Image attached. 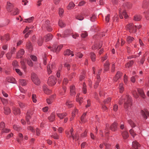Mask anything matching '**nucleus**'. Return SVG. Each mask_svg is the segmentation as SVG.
Wrapping results in <instances>:
<instances>
[{
	"label": "nucleus",
	"instance_id": "f257e3e1",
	"mask_svg": "<svg viewBox=\"0 0 149 149\" xmlns=\"http://www.w3.org/2000/svg\"><path fill=\"white\" fill-rule=\"evenodd\" d=\"M124 102V107L126 111H127L132 105V101L130 97L128 95H123L120 99L118 103L121 104Z\"/></svg>",
	"mask_w": 149,
	"mask_h": 149
},
{
	"label": "nucleus",
	"instance_id": "f03ea898",
	"mask_svg": "<svg viewBox=\"0 0 149 149\" xmlns=\"http://www.w3.org/2000/svg\"><path fill=\"white\" fill-rule=\"evenodd\" d=\"M34 112L31 110H28L26 113V119L27 124L29 125L34 121V116H33Z\"/></svg>",
	"mask_w": 149,
	"mask_h": 149
},
{
	"label": "nucleus",
	"instance_id": "7ed1b4c3",
	"mask_svg": "<svg viewBox=\"0 0 149 149\" xmlns=\"http://www.w3.org/2000/svg\"><path fill=\"white\" fill-rule=\"evenodd\" d=\"M126 28V29L128 30L131 33H135L136 32V26L132 23H129L127 25Z\"/></svg>",
	"mask_w": 149,
	"mask_h": 149
},
{
	"label": "nucleus",
	"instance_id": "20e7f679",
	"mask_svg": "<svg viewBox=\"0 0 149 149\" xmlns=\"http://www.w3.org/2000/svg\"><path fill=\"white\" fill-rule=\"evenodd\" d=\"M143 7L144 9L143 13L145 17L147 19H148L147 17L149 16V2L144 3Z\"/></svg>",
	"mask_w": 149,
	"mask_h": 149
},
{
	"label": "nucleus",
	"instance_id": "39448f33",
	"mask_svg": "<svg viewBox=\"0 0 149 149\" xmlns=\"http://www.w3.org/2000/svg\"><path fill=\"white\" fill-rule=\"evenodd\" d=\"M56 82V80L54 77L51 76L48 78L47 83L49 86H52L55 85Z\"/></svg>",
	"mask_w": 149,
	"mask_h": 149
},
{
	"label": "nucleus",
	"instance_id": "423d86ee",
	"mask_svg": "<svg viewBox=\"0 0 149 149\" xmlns=\"http://www.w3.org/2000/svg\"><path fill=\"white\" fill-rule=\"evenodd\" d=\"M31 78L33 81L36 85H38L40 84V82L39 79L36 74L34 73L32 74Z\"/></svg>",
	"mask_w": 149,
	"mask_h": 149
},
{
	"label": "nucleus",
	"instance_id": "0eeeda50",
	"mask_svg": "<svg viewBox=\"0 0 149 149\" xmlns=\"http://www.w3.org/2000/svg\"><path fill=\"white\" fill-rule=\"evenodd\" d=\"M42 27L45 28L46 30L49 32L51 31L52 30V29L50 26L49 21L48 20L45 21V23L42 25Z\"/></svg>",
	"mask_w": 149,
	"mask_h": 149
},
{
	"label": "nucleus",
	"instance_id": "6e6552de",
	"mask_svg": "<svg viewBox=\"0 0 149 149\" xmlns=\"http://www.w3.org/2000/svg\"><path fill=\"white\" fill-rule=\"evenodd\" d=\"M73 129L72 128H71L70 130V132L66 133L68 134V136L71 137L73 140L77 141L79 139V136L78 135H76L75 136L73 134Z\"/></svg>",
	"mask_w": 149,
	"mask_h": 149
},
{
	"label": "nucleus",
	"instance_id": "1a4fd4ad",
	"mask_svg": "<svg viewBox=\"0 0 149 149\" xmlns=\"http://www.w3.org/2000/svg\"><path fill=\"white\" fill-rule=\"evenodd\" d=\"M56 65L54 63L52 64V65H49L47 66V71L48 74H51L52 71V70L55 69V68Z\"/></svg>",
	"mask_w": 149,
	"mask_h": 149
},
{
	"label": "nucleus",
	"instance_id": "9d476101",
	"mask_svg": "<svg viewBox=\"0 0 149 149\" xmlns=\"http://www.w3.org/2000/svg\"><path fill=\"white\" fill-rule=\"evenodd\" d=\"M122 73L120 71H118L115 76L113 78V81L115 82H116L120 78L122 77Z\"/></svg>",
	"mask_w": 149,
	"mask_h": 149
},
{
	"label": "nucleus",
	"instance_id": "9b49d317",
	"mask_svg": "<svg viewBox=\"0 0 149 149\" xmlns=\"http://www.w3.org/2000/svg\"><path fill=\"white\" fill-rule=\"evenodd\" d=\"M63 45H59L56 48L54 46L52 47L51 50L53 52H55L56 53H58L60 51L61 49L62 48Z\"/></svg>",
	"mask_w": 149,
	"mask_h": 149
},
{
	"label": "nucleus",
	"instance_id": "f8f14e48",
	"mask_svg": "<svg viewBox=\"0 0 149 149\" xmlns=\"http://www.w3.org/2000/svg\"><path fill=\"white\" fill-rule=\"evenodd\" d=\"M53 38L52 35L50 33L47 34L44 36L43 39L45 42H48L51 40Z\"/></svg>",
	"mask_w": 149,
	"mask_h": 149
},
{
	"label": "nucleus",
	"instance_id": "ddd939ff",
	"mask_svg": "<svg viewBox=\"0 0 149 149\" xmlns=\"http://www.w3.org/2000/svg\"><path fill=\"white\" fill-rule=\"evenodd\" d=\"M13 4L10 2H7L6 9L8 12H11V10H12L13 7Z\"/></svg>",
	"mask_w": 149,
	"mask_h": 149
},
{
	"label": "nucleus",
	"instance_id": "4468645a",
	"mask_svg": "<svg viewBox=\"0 0 149 149\" xmlns=\"http://www.w3.org/2000/svg\"><path fill=\"white\" fill-rule=\"evenodd\" d=\"M24 51L23 49H20L17 52L16 55V58H21L24 54Z\"/></svg>",
	"mask_w": 149,
	"mask_h": 149
},
{
	"label": "nucleus",
	"instance_id": "2eb2a0df",
	"mask_svg": "<svg viewBox=\"0 0 149 149\" xmlns=\"http://www.w3.org/2000/svg\"><path fill=\"white\" fill-rule=\"evenodd\" d=\"M119 10V13L120 14V19H123V16L126 19L128 17V15L127 14L125 10H124L122 13L120 11V9Z\"/></svg>",
	"mask_w": 149,
	"mask_h": 149
},
{
	"label": "nucleus",
	"instance_id": "dca6fc26",
	"mask_svg": "<svg viewBox=\"0 0 149 149\" xmlns=\"http://www.w3.org/2000/svg\"><path fill=\"white\" fill-rule=\"evenodd\" d=\"M139 147L140 144L137 141H133L132 143V148L131 149H139Z\"/></svg>",
	"mask_w": 149,
	"mask_h": 149
},
{
	"label": "nucleus",
	"instance_id": "f3484780",
	"mask_svg": "<svg viewBox=\"0 0 149 149\" xmlns=\"http://www.w3.org/2000/svg\"><path fill=\"white\" fill-rule=\"evenodd\" d=\"M141 113L143 118L145 119H146L149 116V113L146 110H145V111L141 110Z\"/></svg>",
	"mask_w": 149,
	"mask_h": 149
},
{
	"label": "nucleus",
	"instance_id": "a211bd4d",
	"mask_svg": "<svg viewBox=\"0 0 149 149\" xmlns=\"http://www.w3.org/2000/svg\"><path fill=\"white\" fill-rule=\"evenodd\" d=\"M117 123L114 122L110 126V129L113 131H116L117 130Z\"/></svg>",
	"mask_w": 149,
	"mask_h": 149
},
{
	"label": "nucleus",
	"instance_id": "6ab92c4d",
	"mask_svg": "<svg viewBox=\"0 0 149 149\" xmlns=\"http://www.w3.org/2000/svg\"><path fill=\"white\" fill-rule=\"evenodd\" d=\"M55 115L54 112L52 113L50 116H49L48 118V120L50 122H53L55 120Z\"/></svg>",
	"mask_w": 149,
	"mask_h": 149
},
{
	"label": "nucleus",
	"instance_id": "aec40b11",
	"mask_svg": "<svg viewBox=\"0 0 149 149\" xmlns=\"http://www.w3.org/2000/svg\"><path fill=\"white\" fill-rule=\"evenodd\" d=\"M6 81L8 82L15 83H16L15 79L12 77H8L6 78Z\"/></svg>",
	"mask_w": 149,
	"mask_h": 149
},
{
	"label": "nucleus",
	"instance_id": "412c9836",
	"mask_svg": "<svg viewBox=\"0 0 149 149\" xmlns=\"http://www.w3.org/2000/svg\"><path fill=\"white\" fill-rule=\"evenodd\" d=\"M102 42H100L98 46V44L96 43H95L94 45L92 47V49L93 50H95L98 48H100L102 46Z\"/></svg>",
	"mask_w": 149,
	"mask_h": 149
},
{
	"label": "nucleus",
	"instance_id": "4be33fe9",
	"mask_svg": "<svg viewBox=\"0 0 149 149\" xmlns=\"http://www.w3.org/2000/svg\"><path fill=\"white\" fill-rule=\"evenodd\" d=\"M109 63L108 60H107L104 65V70L107 71L109 69Z\"/></svg>",
	"mask_w": 149,
	"mask_h": 149
},
{
	"label": "nucleus",
	"instance_id": "5701e85b",
	"mask_svg": "<svg viewBox=\"0 0 149 149\" xmlns=\"http://www.w3.org/2000/svg\"><path fill=\"white\" fill-rule=\"evenodd\" d=\"M100 81V76L97 75V78L96 79L95 83L94 85L95 88H97L98 86L99 83Z\"/></svg>",
	"mask_w": 149,
	"mask_h": 149
},
{
	"label": "nucleus",
	"instance_id": "b1692460",
	"mask_svg": "<svg viewBox=\"0 0 149 149\" xmlns=\"http://www.w3.org/2000/svg\"><path fill=\"white\" fill-rule=\"evenodd\" d=\"M13 112L15 115H19L20 113V109L15 107H13Z\"/></svg>",
	"mask_w": 149,
	"mask_h": 149
},
{
	"label": "nucleus",
	"instance_id": "393cba45",
	"mask_svg": "<svg viewBox=\"0 0 149 149\" xmlns=\"http://www.w3.org/2000/svg\"><path fill=\"white\" fill-rule=\"evenodd\" d=\"M137 91L139 94L143 98H145L146 97V95L144 93L142 89L140 88H138L137 89Z\"/></svg>",
	"mask_w": 149,
	"mask_h": 149
},
{
	"label": "nucleus",
	"instance_id": "a878e982",
	"mask_svg": "<svg viewBox=\"0 0 149 149\" xmlns=\"http://www.w3.org/2000/svg\"><path fill=\"white\" fill-rule=\"evenodd\" d=\"M70 88L71 95H74L76 93L75 86L73 85H72L70 86Z\"/></svg>",
	"mask_w": 149,
	"mask_h": 149
},
{
	"label": "nucleus",
	"instance_id": "bb28decb",
	"mask_svg": "<svg viewBox=\"0 0 149 149\" xmlns=\"http://www.w3.org/2000/svg\"><path fill=\"white\" fill-rule=\"evenodd\" d=\"M11 14L13 15L18 14L19 13V10L17 8H15L11 10Z\"/></svg>",
	"mask_w": 149,
	"mask_h": 149
},
{
	"label": "nucleus",
	"instance_id": "cd10ccee",
	"mask_svg": "<svg viewBox=\"0 0 149 149\" xmlns=\"http://www.w3.org/2000/svg\"><path fill=\"white\" fill-rule=\"evenodd\" d=\"M43 88L44 92L46 94H49L51 93V91L48 89L46 86L44 85Z\"/></svg>",
	"mask_w": 149,
	"mask_h": 149
},
{
	"label": "nucleus",
	"instance_id": "c85d7f7f",
	"mask_svg": "<svg viewBox=\"0 0 149 149\" xmlns=\"http://www.w3.org/2000/svg\"><path fill=\"white\" fill-rule=\"evenodd\" d=\"M57 116L61 119H62L64 117L67 116V113H57L56 114Z\"/></svg>",
	"mask_w": 149,
	"mask_h": 149
},
{
	"label": "nucleus",
	"instance_id": "c756f323",
	"mask_svg": "<svg viewBox=\"0 0 149 149\" xmlns=\"http://www.w3.org/2000/svg\"><path fill=\"white\" fill-rule=\"evenodd\" d=\"M123 139H127L129 137V134L126 131H123L122 133Z\"/></svg>",
	"mask_w": 149,
	"mask_h": 149
},
{
	"label": "nucleus",
	"instance_id": "7c9ffc66",
	"mask_svg": "<svg viewBox=\"0 0 149 149\" xmlns=\"http://www.w3.org/2000/svg\"><path fill=\"white\" fill-rule=\"evenodd\" d=\"M90 54L91 61L93 62L95 61L96 60V56L95 53L93 52H91Z\"/></svg>",
	"mask_w": 149,
	"mask_h": 149
},
{
	"label": "nucleus",
	"instance_id": "2f4dec72",
	"mask_svg": "<svg viewBox=\"0 0 149 149\" xmlns=\"http://www.w3.org/2000/svg\"><path fill=\"white\" fill-rule=\"evenodd\" d=\"M134 40V38L132 37L128 36L127 37L126 41L129 44L131 43Z\"/></svg>",
	"mask_w": 149,
	"mask_h": 149
},
{
	"label": "nucleus",
	"instance_id": "473e14b6",
	"mask_svg": "<svg viewBox=\"0 0 149 149\" xmlns=\"http://www.w3.org/2000/svg\"><path fill=\"white\" fill-rule=\"evenodd\" d=\"M65 105L68 107V108H69L72 107L73 106V104L72 103V101H70L69 100H66Z\"/></svg>",
	"mask_w": 149,
	"mask_h": 149
},
{
	"label": "nucleus",
	"instance_id": "72a5a7b5",
	"mask_svg": "<svg viewBox=\"0 0 149 149\" xmlns=\"http://www.w3.org/2000/svg\"><path fill=\"white\" fill-rule=\"evenodd\" d=\"M118 89L120 93H122L124 91V87L123 86V83L119 84L118 86Z\"/></svg>",
	"mask_w": 149,
	"mask_h": 149
},
{
	"label": "nucleus",
	"instance_id": "f704fd0d",
	"mask_svg": "<svg viewBox=\"0 0 149 149\" xmlns=\"http://www.w3.org/2000/svg\"><path fill=\"white\" fill-rule=\"evenodd\" d=\"M4 113L6 115H8L11 112V110L10 108L8 107H4Z\"/></svg>",
	"mask_w": 149,
	"mask_h": 149
},
{
	"label": "nucleus",
	"instance_id": "c9c22d12",
	"mask_svg": "<svg viewBox=\"0 0 149 149\" xmlns=\"http://www.w3.org/2000/svg\"><path fill=\"white\" fill-rule=\"evenodd\" d=\"M18 103L19 105V107L21 109L26 108L27 107V105L26 104L18 101Z\"/></svg>",
	"mask_w": 149,
	"mask_h": 149
},
{
	"label": "nucleus",
	"instance_id": "e433bc0d",
	"mask_svg": "<svg viewBox=\"0 0 149 149\" xmlns=\"http://www.w3.org/2000/svg\"><path fill=\"white\" fill-rule=\"evenodd\" d=\"M66 87L65 86H63L62 89L60 91V95L62 96L65 95L66 92Z\"/></svg>",
	"mask_w": 149,
	"mask_h": 149
},
{
	"label": "nucleus",
	"instance_id": "4c0bfd02",
	"mask_svg": "<svg viewBox=\"0 0 149 149\" xmlns=\"http://www.w3.org/2000/svg\"><path fill=\"white\" fill-rule=\"evenodd\" d=\"M64 55H71V56H74V54H72V51L69 49H67L64 53Z\"/></svg>",
	"mask_w": 149,
	"mask_h": 149
},
{
	"label": "nucleus",
	"instance_id": "58836bf2",
	"mask_svg": "<svg viewBox=\"0 0 149 149\" xmlns=\"http://www.w3.org/2000/svg\"><path fill=\"white\" fill-rule=\"evenodd\" d=\"M86 115V113H84L83 114L81 117V120L83 123H84L86 121V120L85 119Z\"/></svg>",
	"mask_w": 149,
	"mask_h": 149
},
{
	"label": "nucleus",
	"instance_id": "ea45409f",
	"mask_svg": "<svg viewBox=\"0 0 149 149\" xmlns=\"http://www.w3.org/2000/svg\"><path fill=\"white\" fill-rule=\"evenodd\" d=\"M34 17H32L29 18L24 19L23 22L30 23L32 22L34 19Z\"/></svg>",
	"mask_w": 149,
	"mask_h": 149
},
{
	"label": "nucleus",
	"instance_id": "a19ab883",
	"mask_svg": "<svg viewBox=\"0 0 149 149\" xmlns=\"http://www.w3.org/2000/svg\"><path fill=\"white\" fill-rule=\"evenodd\" d=\"M19 84L22 86H25L27 84L26 81L23 79H21L19 80Z\"/></svg>",
	"mask_w": 149,
	"mask_h": 149
},
{
	"label": "nucleus",
	"instance_id": "79ce46f5",
	"mask_svg": "<svg viewBox=\"0 0 149 149\" xmlns=\"http://www.w3.org/2000/svg\"><path fill=\"white\" fill-rule=\"evenodd\" d=\"M26 47L29 51H31L32 50V46L30 42H28L26 44Z\"/></svg>",
	"mask_w": 149,
	"mask_h": 149
},
{
	"label": "nucleus",
	"instance_id": "37998d69",
	"mask_svg": "<svg viewBox=\"0 0 149 149\" xmlns=\"http://www.w3.org/2000/svg\"><path fill=\"white\" fill-rule=\"evenodd\" d=\"M74 6L75 5L73 2H70L67 6V8L70 10L72 9Z\"/></svg>",
	"mask_w": 149,
	"mask_h": 149
},
{
	"label": "nucleus",
	"instance_id": "c03bdc74",
	"mask_svg": "<svg viewBox=\"0 0 149 149\" xmlns=\"http://www.w3.org/2000/svg\"><path fill=\"white\" fill-rule=\"evenodd\" d=\"M128 123L132 127H134L136 126L135 124L131 119L127 121Z\"/></svg>",
	"mask_w": 149,
	"mask_h": 149
},
{
	"label": "nucleus",
	"instance_id": "a18cd8bd",
	"mask_svg": "<svg viewBox=\"0 0 149 149\" xmlns=\"http://www.w3.org/2000/svg\"><path fill=\"white\" fill-rule=\"evenodd\" d=\"M21 63L22 68L25 71L26 70V67L24 61L21 60Z\"/></svg>",
	"mask_w": 149,
	"mask_h": 149
},
{
	"label": "nucleus",
	"instance_id": "49530a36",
	"mask_svg": "<svg viewBox=\"0 0 149 149\" xmlns=\"http://www.w3.org/2000/svg\"><path fill=\"white\" fill-rule=\"evenodd\" d=\"M123 81L124 83L126 85L128 83V77L125 74L124 76Z\"/></svg>",
	"mask_w": 149,
	"mask_h": 149
},
{
	"label": "nucleus",
	"instance_id": "de8ad7c7",
	"mask_svg": "<svg viewBox=\"0 0 149 149\" xmlns=\"http://www.w3.org/2000/svg\"><path fill=\"white\" fill-rule=\"evenodd\" d=\"M12 65L13 66L14 68H18L19 66L18 62L16 60H14L13 61Z\"/></svg>",
	"mask_w": 149,
	"mask_h": 149
},
{
	"label": "nucleus",
	"instance_id": "09e8293b",
	"mask_svg": "<svg viewBox=\"0 0 149 149\" xmlns=\"http://www.w3.org/2000/svg\"><path fill=\"white\" fill-rule=\"evenodd\" d=\"M133 63L134 62L133 61H130L127 63L125 64V67L126 68H129L132 65Z\"/></svg>",
	"mask_w": 149,
	"mask_h": 149
},
{
	"label": "nucleus",
	"instance_id": "8fccbe9b",
	"mask_svg": "<svg viewBox=\"0 0 149 149\" xmlns=\"http://www.w3.org/2000/svg\"><path fill=\"white\" fill-rule=\"evenodd\" d=\"M141 17L140 15H136L134 17V20L135 21H139L141 20Z\"/></svg>",
	"mask_w": 149,
	"mask_h": 149
},
{
	"label": "nucleus",
	"instance_id": "3c124183",
	"mask_svg": "<svg viewBox=\"0 0 149 149\" xmlns=\"http://www.w3.org/2000/svg\"><path fill=\"white\" fill-rule=\"evenodd\" d=\"M58 13L60 17H62L64 13V10L61 8H60L58 10Z\"/></svg>",
	"mask_w": 149,
	"mask_h": 149
},
{
	"label": "nucleus",
	"instance_id": "603ef678",
	"mask_svg": "<svg viewBox=\"0 0 149 149\" xmlns=\"http://www.w3.org/2000/svg\"><path fill=\"white\" fill-rule=\"evenodd\" d=\"M59 26L61 27L65 26V24L61 20H59L58 22Z\"/></svg>",
	"mask_w": 149,
	"mask_h": 149
},
{
	"label": "nucleus",
	"instance_id": "864d4df0",
	"mask_svg": "<svg viewBox=\"0 0 149 149\" xmlns=\"http://www.w3.org/2000/svg\"><path fill=\"white\" fill-rule=\"evenodd\" d=\"M32 99L33 102L36 103L37 101L36 100V95L34 94H33L32 95Z\"/></svg>",
	"mask_w": 149,
	"mask_h": 149
},
{
	"label": "nucleus",
	"instance_id": "5fc2aeb1",
	"mask_svg": "<svg viewBox=\"0 0 149 149\" xmlns=\"http://www.w3.org/2000/svg\"><path fill=\"white\" fill-rule=\"evenodd\" d=\"M82 91L83 93L84 94H86L87 92L86 86L84 83L83 84Z\"/></svg>",
	"mask_w": 149,
	"mask_h": 149
},
{
	"label": "nucleus",
	"instance_id": "6e6d98bb",
	"mask_svg": "<svg viewBox=\"0 0 149 149\" xmlns=\"http://www.w3.org/2000/svg\"><path fill=\"white\" fill-rule=\"evenodd\" d=\"M13 53L11 52L8 53L6 54V57L8 59L10 60L11 59L12 55Z\"/></svg>",
	"mask_w": 149,
	"mask_h": 149
},
{
	"label": "nucleus",
	"instance_id": "4d7b16f0",
	"mask_svg": "<svg viewBox=\"0 0 149 149\" xmlns=\"http://www.w3.org/2000/svg\"><path fill=\"white\" fill-rule=\"evenodd\" d=\"M1 99L3 104H6L8 103V101L7 99L3 98H1Z\"/></svg>",
	"mask_w": 149,
	"mask_h": 149
},
{
	"label": "nucleus",
	"instance_id": "13d9d810",
	"mask_svg": "<svg viewBox=\"0 0 149 149\" xmlns=\"http://www.w3.org/2000/svg\"><path fill=\"white\" fill-rule=\"evenodd\" d=\"M70 33V31L68 30L65 31L64 33V35L63 36H62V37H65L68 36V35H69Z\"/></svg>",
	"mask_w": 149,
	"mask_h": 149
},
{
	"label": "nucleus",
	"instance_id": "bf43d9fd",
	"mask_svg": "<svg viewBox=\"0 0 149 149\" xmlns=\"http://www.w3.org/2000/svg\"><path fill=\"white\" fill-rule=\"evenodd\" d=\"M132 95L133 96L136 98H137L139 97V95L136 90H134L132 92Z\"/></svg>",
	"mask_w": 149,
	"mask_h": 149
},
{
	"label": "nucleus",
	"instance_id": "052dcab7",
	"mask_svg": "<svg viewBox=\"0 0 149 149\" xmlns=\"http://www.w3.org/2000/svg\"><path fill=\"white\" fill-rule=\"evenodd\" d=\"M76 101L77 102H79L80 105H81L83 102L82 98L81 97H77L76 98Z\"/></svg>",
	"mask_w": 149,
	"mask_h": 149
},
{
	"label": "nucleus",
	"instance_id": "680f3d73",
	"mask_svg": "<svg viewBox=\"0 0 149 149\" xmlns=\"http://www.w3.org/2000/svg\"><path fill=\"white\" fill-rule=\"evenodd\" d=\"M51 136L54 139H59V136L57 133L53 134L52 135H51Z\"/></svg>",
	"mask_w": 149,
	"mask_h": 149
},
{
	"label": "nucleus",
	"instance_id": "e2e57ef3",
	"mask_svg": "<svg viewBox=\"0 0 149 149\" xmlns=\"http://www.w3.org/2000/svg\"><path fill=\"white\" fill-rule=\"evenodd\" d=\"M111 101V98L109 97L104 100L103 101L104 103L106 104H108Z\"/></svg>",
	"mask_w": 149,
	"mask_h": 149
},
{
	"label": "nucleus",
	"instance_id": "0e129e2a",
	"mask_svg": "<svg viewBox=\"0 0 149 149\" xmlns=\"http://www.w3.org/2000/svg\"><path fill=\"white\" fill-rule=\"evenodd\" d=\"M85 78V74L84 72H83L82 74L79 76V80L81 81L84 79Z\"/></svg>",
	"mask_w": 149,
	"mask_h": 149
},
{
	"label": "nucleus",
	"instance_id": "69168bd1",
	"mask_svg": "<svg viewBox=\"0 0 149 149\" xmlns=\"http://www.w3.org/2000/svg\"><path fill=\"white\" fill-rule=\"evenodd\" d=\"M130 132L131 135L133 137L136 135V133L134 131V130L132 129H131L130 130Z\"/></svg>",
	"mask_w": 149,
	"mask_h": 149
},
{
	"label": "nucleus",
	"instance_id": "338daca9",
	"mask_svg": "<svg viewBox=\"0 0 149 149\" xmlns=\"http://www.w3.org/2000/svg\"><path fill=\"white\" fill-rule=\"evenodd\" d=\"M43 42V40L42 37L40 38L38 41V44L39 46H41L42 45Z\"/></svg>",
	"mask_w": 149,
	"mask_h": 149
},
{
	"label": "nucleus",
	"instance_id": "774afa93",
	"mask_svg": "<svg viewBox=\"0 0 149 149\" xmlns=\"http://www.w3.org/2000/svg\"><path fill=\"white\" fill-rule=\"evenodd\" d=\"M88 36V34L87 33L85 32H82L81 35V36L82 38H85L86 37Z\"/></svg>",
	"mask_w": 149,
	"mask_h": 149
}]
</instances>
